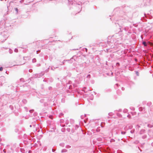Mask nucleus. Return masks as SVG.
Wrapping results in <instances>:
<instances>
[{"label":"nucleus","instance_id":"6","mask_svg":"<svg viewBox=\"0 0 153 153\" xmlns=\"http://www.w3.org/2000/svg\"><path fill=\"white\" fill-rule=\"evenodd\" d=\"M117 65H119V63H117Z\"/></svg>","mask_w":153,"mask_h":153},{"label":"nucleus","instance_id":"3","mask_svg":"<svg viewBox=\"0 0 153 153\" xmlns=\"http://www.w3.org/2000/svg\"><path fill=\"white\" fill-rule=\"evenodd\" d=\"M3 70V68L2 67L0 68V71H1Z\"/></svg>","mask_w":153,"mask_h":153},{"label":"nucleus","instance_id":"1","mask_svg":"<svg viewBox=\"0 0 153 153\" xmlns=\"http://www.w3.org/2000/svg\"><path fill=\"white\" fill-rule=\"evenodd\" d=\"M143 45H144L145 46H147V43H146V42H143Z\"/></svg>","mask_w":153,"mask_h":153},{"label":"nucleus","instance_id":"4","mask_svg":"<svg viewBox=\"0 0 153 153\" xmlns=\"http://www.w3.org/2000/svg\"><path fill=\"white\" fill-rule=\"evenodd\" d=\"M15 10L17 12V13L18 12V9L17 8H15Z\"/></svg>","mask_w":153,"mask_h":153},{"label":"nucleus","instance_id":"2","mask_svg":"<svg viewBox=\"0 0 153 153\" xmlns=\"http://www.w3.org/2000/svg\"><path fill=\"white\" fill-rule=\"evenodd\" d=\"M147 44H149L151 45H153V44L152 43L150 42H148Z\"/></svg>","mask_w":153,"mask_h":153},{"label":"nucleus","instance_id":"5","mask_svg":"<svg viewBox=\"0 0 153 153\" xmlns=\"http://www.w3.org/2000/svg\"><path fill=\"white\" fill-rule=\"evenodd\" d=\"M117 65H119V63H117Z\"/></svg>","mask_w":153,"mask_h":153}]
</instances>
